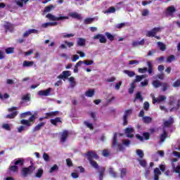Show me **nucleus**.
I'll return each instance as SVG.
<instances>
[{"mask_svg": "<svg viewBox=\"0 0 180 180\" xmlns=\"http://www.w3.org/2000/svg\"><path fill=\"white\" fill-rule=\"evenodd\" d=\"M86 155L87 157L88 161L89 162L90 165L93 168H95V169H98V178L100 180H103V176L105 175V171H106V168L105 167H99V165H98V162L94 160H99V155L96 154V152L95 150H89L86 153Z\"/></svg>", "mask_w": 180, "mask_h": 180, "instance_id": "obj_1", "label": "nucleus"}, {"mask_svg": "<svg viewBox=\"0 0 180 180\" xmlns=\"http://www.w3.org/2000/svg\"><path fill=\"white\" fill-rule=\"evenodd\" d=\"M174 105H175V101L169 100V105L170 106L169 108H167L164 105H160V110H162L166 113H168V112H176L180 107V100L178 101V103L176 104V106H174Z\"/></svg>", "mask_w": 180, "mask_h": 180, "instance_id": "obj_2", "label": "nucleus"}, {"mask_svg": "<svg viewBox=\"0 0 180 180\" xmlns=\"http://www.w3.org/2000/svg\"><path fill=\"white\" fill-rule=\"evenodd\" d=\"M27 116H30L28 120H22L20 121L21 124H24L25 126H27V127L32 126V123H34V121L37 119L36 115L32 113H21L20 117H27Z\"/></svg>", "mask_w": 180, "mask_h": 180, "instance_id": "obj_3", "label": "nucleus"}, {"mask_svg": "<svg viewBox=\"0 0 180 180\" xmlns=\"http://www.w3.org/2000/svg\"><path fill=\"white\" fill-rule=\"evenodd\" d=\"M30 165L27 167H23L21 170V175L22 178H26L29 176V175H32L34 170L36 169V167L34 166V163L33 161H30Z\"/></svg>", "mask_w": 180, "mask_h": 180, "instance_id": "obj_4", "label": "nucleus"}, {"mask_svg": "<svg viewBox=\"0 0 180 180\" xmlns=\"http://www.w3.org/2000/svg\"><path fill=\"white\" fill-rule=\"evenodd\" d=\"M46 18L47 19H49V20H53L54 22L59 21V20H64L65 19H69L68 16L56 17L55 15H53V14L51 13H48L46 15Z\"/></svg>", "mask_w": 180, "mask_h": 180, "instance_id": "obj_5", "label": "nucleus"}, {"mask_svg": "<svg viewBox=\"0 0 180 180\" xmlns=\"http://www.w3.org/2000/svg\"><path fill=\"white\" fill-rule=\"evenodd\" d=\"M160 32H161L160 27H155V28L152 29L151 30L148 31L146 32V37H155V34H157V33H160Z\"/></svg>", "mask_w": 180, "mask_h": 180, "instance_id": "obj_6", "label": "nucleus"}, {"mask_svg": "<svg viewBox=\"0 0 180 180\" xmlns=\"http://www.w3.org/2000/svg\"><path fill=\"white\" fill-rule=\"evenodd\" d=\"M93 39L94 40H98V39H99V42L102 43L103 44H106V41H108V40L106 39V37H104L103 34H98L96 35H95Z\"/></svg>", "mask_w": 180, "mask_h": 180, "instance_id": "obj_7", "label": "nucleus"}, {"mask_svg": "<svg viewBox=\"0 0 180 180\" xmlns=\"http://www.w3.org/2000/svg\"><path fill=\"white\" fill-rule=\"evenodd\" d=\"M167 100V96H159L158 98L153 97V103H161V102H164V101Z\"/></svg>", "mask_w": 180, "mask_h": 180, "instance_id": "obj_8", "label": "nucleus"}, {"mask_svg": "<svg viewBox=\"0 0 180 180\" xmlns=\"http://www.w3.org/2000/svg\"><path fill=\"white\" fill-rule=\"evenodd\" d=\"M68 77H71V72L69 70H65L62 74L58 76V78L59 79H68Z\"/></svg>", "mask_w": 180, "mask_h": 180, "instance_id": "obj_9", "label": "nucleus"}, {"mask_svg": "<svg viewBox=\"0 0 180 180\" xmlns=\"http://www.w3.org/2000/svg\"><path fill=\"white\" fill-rule=\"evenodd\" d=\"M175 12H176L175 6H171L167 7L166 11V15H169V16H172V18H174V13H175Z\"/></svg>", "mask_w": 180, "mask_h": 180, "instance_id": "obj_10", "label": "nucleus"}, {"mask_svg": "<svg viewBox=\"0 0 180 180\" xmlns=\"http://www.w3.org/2000/svg\"><path fill=\"white\" fill-rule=\"evenodd\" d=\"M50 94H51V88H49L46 90H40L38 91V95L39 96H49Z\"/></svg>", "mask_w": 180, "mask_h": 180, "instance_id": "obj_11", "label": "nucleus"}, {"mask_svg": "<svg viewBox=\"0 0 180 180\" xmlns=\"http://www.w3.org/2000/svg\"><path fill=\"white\" fill-rule=\"evenodd\" d=\"M67 139H68V131L65 130L60 135V143L64 144L67 141Z\"/></svg>", "mask_w": 180, "mask_h": 180, "instance_id": "obj_12", "label": "nucleus"}, {"mask_svg": "<svg viewBox=\"0 0 180 180\" xmlns=\"http://www.w3.org/2000/svg\"><path fill=\"white\" fill-rule=\"evenodd\" d=\"M133 131H134V129H133V128L127 127L125 129V134L127 137H128V139H133L134 137Z\"/></svg>", "mask_w": 180, "mask_h": 180, "instance_id": "obj_13", "label": "nucleus"}, {"mask_svg": "<svg viewBox=\"0 0 180 180\" xmlns=\"http://www.w3.org/2000/svg\"><path fill=\"white\" fill-rule=\"evenodd\" d=\"M56 6H57L53 5V4L46 6L43 11V15H46V13H49V12H51V11H54V9H56Z\"/></svg>", "mask_w": 180, "mask_h": 180, "instance_id": "obj_14", "label": "nucleus"}, {"mask_svg": "<svg viewBox=\"0 0 180 180\" xmlns=\"http://www.w3.org/2000/svg\"><path fill=\"white\" fill-rule=\"evenodd\" d=\"M46 126V122H41L37 124L32 129V131L34 133L36 131H39L41 130V128L44 127Z\"/></svg>", "mask_w": 180, "mask_h": 180, "instance_id": "obj_15", "label": "nucleus"}, {"mask_svg": "<svg viewBox=\"0 0 180 180\" xmlns=\"http://www.w3.org/2000/svg\"><path fill=\"white\" fill-rule=\"evenodd\" d=\"M174 124V118L170 117L169 120H166L163 123V127H171Z\"/></svg>", "mask_w": 180, "mask_h": 180, "instance_id": "obj_16", "label": "nucleus"}, {"mask_svg": "<svg viewBox=\"0 0 180 180\" xmlns=\"http://www.w3.org/2000/svg\"><path fill=\"white\" fill-rule=\"evenodd\" d=\"M14 165H19L20 167H23V165H25V159L19 158L18 159L14 160Z\"/></svg>", "mask_w": 180, "mask_h": 180, "instance_id": "obj_17", "label": "nucleus"}, {"mask_svg": "<svg viewBox=\"0 0 180 180\" xmlns=\"http://www.w3.org/2000/svg\"><path fill=\"white\" fill-rule=\"evenodd\" d=\"M86 43V39L84 38L79 37L77 38V45L79 47H84Z\"/></svg>", "mask_w": 180, "mask_h": 180, "instance_id": "obj_18", "label": "nucleus"}, {"mask_svg": "<svg viewBox=\"0 0 180 180\" xmlns=\"http://www.w3.org/2000/svg\"><path fill=\"white\" fill-rule=\"evenodd\" d=\"M69 16H70V18H72V19H77V20H81V19H82L81 14H79L77 12L70 13Z\"/></svg>", "mask_w": 180, "mask_h": 180, "instance_id": "obj_19", "label": "nucleus"}, {"mask_svg": "<svg viewBox=\"0 0 180 180\" xmlns=\"http://www.w3.org/2000/svg\"><path fill=\"white\" fill-rule=\"evenodd\" d=\"M30 1V0H16L15 4L20 8H23L24 5L27 4V2H29Z\"/></svg>", "mask_w": 180, "mask_h": 180, "instance_id": "obj_20", "label": "nucleus"}, {"mask_svg": "<svg viewBox=\"0 0 180 180\" xmlns=\"http://www.w3.org/2000/svg\"><path fill=\"white\" fill-rule=\"evenodd\" d=\"M119 145V141H117V133H115L112 139V147H117Z\"/></svg>", "mask_w": 180, "mask_h": 180, "instance_id": "obj_21", "label": "nucleus"}, {"mask_svg": "<svg viewBox=\"0 0 180 180\" xmlns=\"http://www.w3.org/2000/svg\"><path fill=\"white\" fill-rule=\"evenodd\" d=\"M161 174V171L158 167L154 169V180H160V175Z\"/></svg>", "mask_w": 180, "mask_h": 180, "instance_id": "obj_22", "label": "nucleus"}, {"mask_svg": "<svg viewBox=\"0 0 180 180\" xmlns=\"http://www.w3.org/2000/svg\"><path fill=\"white\" fill-rule=\"evenodd\" d=\"M144 39H143L142 40H141L140 41H134L131 44L132 47H137L139 46H144Z\"/></svg>", "mask_w": 180, "mask_h": 180, "instance_id": "obj_23", "label": "nucleus"}, {"mask_svg": "<svg viewBox=\"0 0 180 180\" xmlns=\"http://www.w3.org/2000/svg\"><path fill=\"white\" fill-rule=\"evenodd\" d=\"M143 96H141V91H138L136 94L135 98L134 99V102H136V101H140V102H143Z\"/></svg>", "mask_w": 180, "mask_h": 180, "instance_id": "obj_24", "label": "nucleus"}, {"mask_svg": "<svg viewBox=\"0 0 180 180\" xmlns=\"http://www.w3.org/2000/svg\"><path fill=\"white\" fill-rule=\"evenodd\" d=\"M144 78H147V75H136L133 83L136 84V82H140L141 79H144Z\"/></svg>", "mask_w": 180, "mask_h": 180, "instance_id": "obj_25", "label": "nucleus"}, {"mask_svg": "<svg viewBox=\"0 0 180 180\" xmlns=\"http://www.w3.org/2000/svg\"><path fill=\"white\" fill-rule=\"evenodd\" d=\"M50 122L51 124H53V126H57V123H61V118L60 117H57L54 119H51Z\"/></svg>", "mask_w": 180, "mask_h": 180, "instance_id": "obj_26", "label": "nucleus"}, {"mask_svg": "<svg viewBox=\"0 0 180 180\" xmlns=\"http://www.w3.org/2000/svg\"><path fill=\"white\" fill-rule=\"evenodd\" d=\"M86 96L87 98H92L95 95V89H89L85 92Z\"/></svg>", "mask_w": 180, "mask_h": 180, "instance_id": "obj_27", "label": "nucleus"}, {"mask_svg": "<svg viewBox=\"0 0 180 180\" xmlns=\"http://www.w3.org/2000/svg\"><path fill=\"white\" fill-rule=\"evenodd\" d=\"M167 137H168V134H167V131H165V129H163V133L160 135L161 143H164Z\"/></svg>", "mask_w": 180, "mask_h": 180, "instance_id": "obj_28", "label": "nucleus"}, {"mask_svg": "<svg viewBox=\"0 0 180 180\" xmlns=\"http://www.w3.org/2000/svg\"><path fill=\"white\" fill-rule=\"evenodd\" d=\"M95 22V18H87L84 19V25H91V23H94Z\"/></svg>", "mask_w": 180, "mask_h": 180, "instance_id": "obj_29", "label": "nucleus"}, {"mask_svg": "<svg viewBox=\"0 0 180 180\" xmlns=\"http://www.w3.org/2000/svg\"><path fill=\"white\" fill-rule=\"evenodd\" d=\"M108 172L113 178H117V173L115 172V169H113L112 167H109Z\"/></svg>", "mask_w": 180, "mask_h": 180, "instance_id": "obj_30", "label": "nucleus"}, {"mask_svg": "<svg viewBox=\"0 0 180 180\" xmlns=\"http://www.w3.org/2000/svg\"><path fill=\"white\" fill-rule=\"evenodd\" d=\"M34 64V61L25 60L22 63V67H33Z\"/></svg>", "mask_w": 180, "mask_h": 180, "instance_id": "obj_31", "label": "nucleus"}, {"mask_svg": "<svg viewBox=\"0 0 180 180\" xmlns=\"http://www.w3.org/2000/svg\"><path fill=\"white\" fill-rule=\"evenodd\" d=\"M44 172V170H43V169L39 168L37 173L35 174V177L36 178H41V176H43V174Z\"/></svg>", "mask_w": 180, "mask_h": 180, "instance_id": "obj_32", "label": "nucleus"}, {"mask_svg": "<svg viewBox=\"0 0 180 180\" xmlns=\"http://www.w3.org/2000/svg\"><path fill=\"white\" fill-rule=\"evenodd\" d=\"M120 178H125L126 175L127 174V169L121 168L120 169Z\"/></svg>", "mask_w": 180, "mask_h": 180, "instance_id": "obj_33", "label": "nucleus"}, {"mask_svg": "<svg viewBox=\"0 0 180 180\" xmlns=\"http://www.w3.org/2000/svg\"><path fill=\"white\" fill-rule=\"evenodd\" d=\"M158 46L161 51H165L167 50V46L161 41L158 42Z\"/></svg>", "mask_w": 180, "mask_h": 180, "instance_id": "obj_34", "label": "nucleus"}, {"mask_svg": "<svg viewBox=\"0 0 180 180\" xmlns=\"http://www.w3.org/2000/svg\"><path fill=\"white\" fill-rule=\"evenodd\" d=\"M124 74H127V75H128V77H129L130 78L134 77V75H136V72H134V71H130V70H125L123 71Z\"/></svg>", "mask_w": 180, "mask_h": 180, "instance_id": "obj_35", "label": "nucleus"}, {"mask_svg": "<svg viewBox=\"0 0 180 180\" xmlns=\"http://www.w3.org/2000/svg\"><path fill=\"white\" fill-rule=\"evenodd\" d=\"M4 28L6 30H12V29H13V24L6 22L4 25Z\"/></svg>", "mask_w": 180, "mask_h": 180, "instance_id": "obj_36", "label": "nucleus"}, {"mask_svg": "<svg viewBox=\"0 0 180 180\" xmlns=\"http://www.w3.org/2000/svg\"><path fill=\"white\" fill-rule=\"evenodd\" d=\"M147 64H148V72L149 74V75H151L153 74V64H151V62L150 61H148L147 62Z\"/></svg>", "mask_w": 180, "mask_h": 180, "instance_id": "obj_37", "label": "nucleus"}, {"mask_svg": "<svg viewBox=\"0 0 180 180\" xmlns=\"http://www.w3.org/2000/svg\"><path fill=\"white\" fill-rule=\"evenodd\" d=\"M9 170L11 172H19V168L18 167V166H15V165L10 166Z\"/></svg>", "mask_w": 180, "mask_h": 180, "instance_id": "obj_38", "label": "nucleus"}, {"mask_svg": "<svg viewBox=\"0 0 180 180\" xmlns=\"http://www.w3.org/2000/svg\"><path fill=\"white\" fill-rule=\"evenodd\" d=\"M105 35L106 36L107 39L110 40V41H113V40H115V37L110 34V32H105Z\"/></svg>", "mask_w": 180, "mask_h": 180, "instance_id": "obj_39", "label": "nucleus"}, {"mask_svg": "<svg viewBox=\"0 0 180 180\" xmlns=\"http://www.w3.org/2000/svg\"><path fill=\"white\" fill-rule=\"evenodd\" d=\"M153 85L155 88H160V86H162V84L159 80H154Z\"/></svg>", "mask_w": 180, "mask_h": 180, "instance_id": "obj_40", "label": "nucleus"}, {"mask_svg": "<svg viewBox=\"0 0 180 180\" xmlns=\"http://www.w3.org/2000/svg\"><path fill=\"white\" fill-rule=\"evenodd\" d=\"M115 12H116V8L114 6H111L104 13H115Z\"/></svg>", "mask_w": 180, "mask_h": 180, "instance_id": "obj_41", "label": "nucleus"}, {"mask_svg": "<svg viewBox=\"0 0 180 180\" xmlns=\"http://www.w3.org/2000/svg\"><path fill=\"white\" fill-rule=\"evenodd\" d=\"M176 59L175 58V56L170 55L169 57L167 58V63H171L172 61H175Z\"/></svg>", "mask_w": 180, "mask_h": 180, "instance_id": "obj_42", "label": "nucleus"}, {"mask_svg": "<svg viewBox=\"0 0 180 180\" xmlns=\"http://www.w3.org/2000/svg\"><path fill=\"white\" fill-rule=\"evenodd\" d=\"M56 171H58V165H54L49 169L50 174H53V172H56Z\"/></svg>", "mask_w": 180, "mask_h": 180, "instance_id": "obj_43", "label": "nucleus"}, {"mask_svg": "<svg viewBox=\"0 0 180 180\" xmlns=\"http://www.w3.org/2000/svg\"><path fill=\"white\" fill-rule=\"evenodd\" d=\"M47 116L46 117H41L39 118V122H43V120H44V119H49V116H54V115H56V113H46Z\"/></svg>", "mask_w": 180, "mask_h": 180, "instance_id": "obj_44", "label": "nucleus"}, {"mask_svg": "<svg viewBox=\"0 0 180 180\" xmlns=\"http://www.w3.org/2000/svg\"><path fill=\"white\" fill-rule=\"evenodd\" d=\"M129 116V114L128 113H126L124 115V117H123V126H127V123H128V121H127V117Z\"/></svg>", "mask_w": 180, "mask_h": 180, "instance_id": "obj_45", "label": "nucleus"}, {"mask_svg": "<svg viewBox=\"0 0 180 180\" xmlns=\"http://www.w3.org/2000/svg\"><path fill=\"white\" fill-rule=\"evenodd\" d=\"M15 51V48L13 47H8L6 49V54H12Z\"/></svg>", "mask_w": 180, "mask_h": 180, "instance_id": "obj_46", "label": "nucleus"}, {"mask_svg": "<svg viewBox=\"0 0 180 180\" xmlns=\"http://www.w3.org/2000/svg\"><path fill=\"white\" fill-rule=\"evenodd\" d=\"M102 155L103 157H109V155H110V152L108 149H104L102 152Z\"/></svg>", "mask_w": 180, "mask_h": 180, "instance_id": "obj_47", "label": "nucleus"}, {"mask_svg": "<svg viewBox=\"0 0 180 180\" xmlns=\"http://www.w3.org/2000/svg\"><path fill=\"white\" fill-rule=\"evenodd\" d=\"M136 88V84L134 83H131L130 88L129 89V94H131L134 92V89Z\"/></svg>", "mask_w": 180, "mask_h": 180, "instance_id": "obj_48", "label": "nucleus"}, {"mask_svg": "<svg viewBox=\"0 0 180 180\" xmlns=\"http://www.w3.org/2000/svg\"><path fill=\"white\" fill-rule=\"evenodd\" d=\"M34 32H36V30H30L29 31L25 32L22 36L23 37H27L30 33H34Z\"/></svg>", "mask_w": 180, "mask_h": 180, "instance_id": "obj_49", "label": "nucleus"}, {"mask_svg": "<svg viewBox=\"0 0 180 180\" xmlns=\"http://www.w3.org/2000/svg\"><path fill=\"white\" fill-rule=\"evenodd\" d=\"M84 124H85V126H86V127H88V129H90V130H94V124H92L86 121H84Z\"/></svg>", "mask_w": 180, "mask_h": 180, "instance_id": "obj_50", "label": "nucleus"}, {"mask_svg": "<svg viewBox=\"0 0 180 180\" xmlns=\"http://www.w3.org/2000/svg\"><path fill=\"white\" fill-rule=\"evenodd\" d=\"M18 113H11L6 115V119H15Z\"/></svg>", "mask_w": 180, "mask_h": 180, "instance_id": "obj_51", "label": "nucleus"}, {"mask_svg": "<svg viewBox=\"0 0 180 180\" xmlns=\"http://www.w3.org/2000/svg\"><path fill=\"white\" fill-rule=\"evenodd\" d=\"M136 154L141 158H143L144 157V152H143V150H141V149L136 150Z\"/></svg>", "mask_w": 180, "mask_h": 180, "instance_id": "obj_52", "label": "nucleus"}, {"mask_svg": "<svg viewBox=\"0 0 180 180\" xmlns=\"http://www.w3.org/2000/svg\"><path fill=\"white\" fill-rule=\"evenodd\" d=\"M18 108L17 107H12L11 108L8 109V112H10L11 113H18Z\"/></svg>", "mask_w": 180, "mask_h": 180, "instance_id": "obj_53", "label": "nucleus"}, {"mask_svg": "<svg viewBox=\"0 0 180 180\" xmlns=\"http://www.w3.org/2000/svg\"><path fill=\"white\" fill-rule=\"evenodd\" d=\"M162 91L163 92H165V91H167V89H168L169 86H168V83H163V84H162Z\"/></svg>", "mask_w": 180, "mask_h": 180, "instance_id": "obj_54", "label": "nucleus"}, {"mask_svg": "<svg viewBox=\"0 0 180 180\" xmlns=\"http://www.w3.org/2000/svg\"><path fill=\"white\" fill-rule=\"evenodd\" d=\"M66 163L68 167H74V165L72 164V160H71V158L66 159Z\"/></svg>", "mask_w": 180, "mask_h": 180, "instance_id": "obj_55", "label": "nucleus"}, {"mask_svg": "<svg viewBox=\"0 0 180 180\" xmlns=\"http://www.w3.org/2000/svg\"><path fill=\"white\" fill-rule=\"evenodd\" d=\"M139 164L141 167H143V168H145V167H147V162L144 160H139Z\"/></svg>", "mask_w": 180, "mask_h": 180, "instance_id": "obj_56", "label": "nucleus"}, {"mask_svg": "<svg viewBox=\"0 0 180 180\" xmlns=\"http://www.w3.org/2000/svg\"><path fill=\"white\" fill-rule=\"evenodd\" d=\"M84 61V64H85V65H92V64H94V60H83Z\"/></svg>", "mask_w": 180, "mask_h": 180, "instance_id": "obj_57", "label": "nucleus"}, {"mask_svg": "<svg viewBox=\"0 0 180 180\" xmlns=\"http://www.w3.org/2000/svg\"><path fill=\"white\" fill-rule=\"evenodd\" d=\"M143 109L144 110H148V109H150V103L146 101L143 103Z\"/></svg>", "mask_w": 180, "mask_h": 180, "instance_id": "obj_58", "label": "nucleus"}, {"mask_svg": "<svg viewBox=\"0 0 180 180\" xmlns=\"http://www.w3.org/2000/svg\"><path fill=\"white\" fill-rule=\"evenodd\" d=\"M3 129H4L5 130H7L8 131H10L11 130V126H9V124H4L2 125Z\"/></svg>", "mask_w": 180, "mask_h": 180, "instance_id": "obj_59", "label": "nucleus"}, {"mask_svg": "<svg viewBox=\"0 0 180 180\" xmlns=\"http://www.w3.org/2000/svg\"><path fill=\"white\" fill-rule=\"evenodd\" d=\"M65 44H66V46H68V47L70 48L74 46V42L72 41H64Z\"/></svg>", "mask_w": 180, "mask_h": 180, "instance_id": "obj_60", "label": "nucleus"}, {"mask_svg": "<svg viewBox=\"0 0 180 180\" xmlns=\"http://www.w3.org/2000/svg\"><path fill=\"white\" fill-rule=\"evenodd\" d=\"M42 157H43L44 161H46V162L50 161V156H49V155L47 153H44L43 154Z\"/></svg>", "mask_w": 180, "mask_h": 180, "instance_id": "obj_61", "label": "nucleus"}, {"mask_svg": "<svg viewBox=\"0 0 180 180\" xmlns=\"http://www.w3.org/2000/svg\"><path fill=\"white\" fill-rule=\"evenodd\" d=\"M148 70L147 68H139L138 69L139 72H140L141 74H145V72Z\"/></svg>", "mask_w": 180, "mask_h": 180, "instance_id": "obj_62", "label": "nucleus"}, {"mask_svg": "<svg viewBox=\"0 0 180 180\" xmlns=\"http://www.w3.org/2000/svg\"><path fill=\"white\" fill-rule=\"evenodd\" d=\"M152 119L150 117H143V121L145 122V123H150Z\"/></svg>", "mask_w": 180, "mask_h": 180, "instance_id": "obj_63", "label": "nucleus"}, {"mask_svg": "<svg viewBox=\"0 0 180 180\" xmlns=\"http://www.w3.org/2000/svg\"><path fill=\"white\" fill-rule=\"evenodd\" d=\"M174 88H178V86H180V80H176L174 84H173Z\"/></svg>", "mask_w": 180, "mask_h": 180, "instance_id": "obj_64", "label": "nucleus"}]
</instances>
